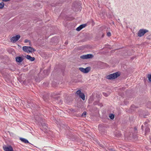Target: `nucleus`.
Listing matches in <instances>:
<instances>
[{"label":"nucleus","instance_id":"nucleus-22","mask_svg":"<svg viewBox=\"0 0 151 151\" xmlns=\"http://www.w3.org/2000/svg\"><path fill=\"white\" fill-rule=\"evenodd\" d=\"M148 80L150 82H151V75H149L148 76Z\"/></svg>","mask_w":151,"mask_h":151},{"label":"nucleus","instance_id":"nucleus-7","mask_svg":"<svg viewBox=\"0 0 151 151\" xmlns=\"http://www.w3.org/2000/svg\"><path fill=\"white\" fill-rule=\"evenodd\" d=\"M16 61L17 62L20 63L24 60V58L22 57L17 56L15 58Z\"/></svg>","mask_w":151,"mask_h":151},{"label":"nucleus","instance_id":"nucleus-15","mask_svg":"<svg viewBox=\"0 0 151 151\" xmlns=\"http://www.w3.org/2000/svg\"><path fill=\"white\" fill-rule=\"evenodd\" d=\"M43 72L45 74V75H47L49 73L50 69H48L47 70H45L43 71Z\"/></svg>","mask_w":151,"mask_h":151},{"label":"nucleus","instance_id":"nucleus-37","mask_svg":"<svg viewBox=\"0 0 151 151\" xmlns=\"http://www.w3.org/2000/svg\"><path fill=\"white\" fill-rule=\"evenodd\" d=\"M32 106L33 107H34V106H32Z\"/></svg>","mask_w":151,"mask_h":151},{"label":"nucleus","instance_id":"nucleus-14","mask_svg":"<svg viewBox=\"0 0 151 151\" xmlns=\"http://www.w3.org/2000/svg\"><path fill=\"white\" fill-rule=\"evenodd\" d=\"M86 56L87 59L92 58L93 56V55L91 54H88L86 55Z\"/></svg>","mask_w":151,"mask_h":151},{"label":"nucleus","instance_id":"nucleus-9","mask_svg":"<svg viewBox=\"0 0 151 151\" xmlns=\"http://www.w3.org/2000/svg\"><path fill=\"white\" fill-rule=\"evenodd\" d=\"M86 26V24H83L81 25L78 27L77 28L76 30L77 31H80L82 29L85 27Z\"/></svg>","mask_w":151,"mask_h":151},{"label":"nucleus","instance_id":"nucleus-17","mask_svg":"<svg viewBox=\"0 0 151 151\" xmlns=\"http://www.w3.org/2000/svg\"><path fill=\"white\" fill-rule=\"evenodd\" d=\"M109 117L111 119H113L114 118V116L113 114H110Z\"/></svg>","mask_w":151,"mask_h":151},{"label":"nucleus","instance_id":"nucleus-29","mask_svg":"<svg viewBox=\"0 0 151 151\" xmlns=\"http://www.w3.org/2000/svg\"><path fill=\"white\" fill-rule=\"evenodd\" d=\"M147 124V122H145V123H144V124L145 125V126L146 127H147V125H146V124Z\"/></svg>","mask_w":151,"mask_h":151},{"label":"nucleus","instance_id":"nucleus-4","mask_svg":"<svg viewBox=\"0 0 151 151\" xmlns=\"http://www.w3.org/2000/svg\"><path fill=\"white\" fill-rule=\"evenodd\" d=\"M20 36L19 35H17L13 37L11 39V41L13 42H15L18 40L20 38Z\"/></svg>","mask_w":151,"mask_h":151},{"label":"nucleus","instance_id":"nucleus-28","mask_svg":"<svg viewBox=\"0 0 151 151\" xmlns=\"http://www.w3.org/2000/svg\"><path fill=\"white\" fill-rule=\"evenodd\" d=\"M10 0H2L3 1L6 2L10 1Z\"/></svg>","mask_w":151,"mask_h":151},{"label":"nucleus","instance_id":"nucleus-25","mask_svg":"<svg viewBox=\"0 0 151 151\" xmlns=\"http://www.w3.org/2000/svg\"><path fill=\"white\" fill-rule=\"evenodd\" d=\"M103 94L105 97H107L108 96V94L104 92L103 93Z\"/></svg>","mask_w":151,"mask_h":151},{"label":"nucleus","instance_id":"nucleus-10","mask_svg":"<svg viewBox=\"0 0 151 151\" xmlns=\"http://www.w3.org/2000/svg\"><path fill=\"white\" fill-rule=\"evenodd\" d=\"M26 58L27 59L31 61H33L35 60V58L34 57H32L29 55H27L26 56Z\"/></svg>","mask_w":151,"mask_h":151},{"label":"nucleus","instance_id":"nucleus-2","mask_svg":"<svg viewBox=\"0 0 151 151\" xmlns=\"http://www.w3.org/2000/svg\"><path fill=\"white\" fill-rule=\"evenodd\" d=\"M120 76L118 72L114 73L107 76L106 78L109 79H114Z\"/></svg>","mask_w":151,"mask_h":151},{"label":"nucleus","instance_id":"nucleus-35","mask_svg":"<svg viewBox=\"0 0 151 151\" xmlns=\"http://www.w3.org/2000/svg\"><path fill=\"white\" fill-rule=\"evenodd\" d=\"M147 107L148 108H151V107H150V106H147Z\"/></svg>","mask_w":151,"mask_h":151},{"label":"nucleus","instance_id":"nucleus-8","mask_svg":"<svg viewBox=\"0 0 151 151\" xmlns=\"http://www.w3.org/2000/svg\"><path fill=\"white\" fill-rule=\"evenodd\" d=\"M43 116V115L39 114V115H35V117L36 120L40 122Z\"/></svg>","mask_w":151,"mask_h":151},{"label":"nucleus","instance_id":"nucleus-20","mask_svg":"<svg viewBox=\"0 0 151 151\" xmlns=\"http://www.w3.org/2000/svg\"><path fill=\"white\" fill-rule=\"evenodd\" d=\"M86 111H84L82 115V117H84L86 116Z\"/></svg>","mask_w":151,"mask_h":151},{"label":"nucleus","instance_id":"nucleus-12","mask_svg":"<svg viewBox=\"0 0 151 151\" xmlns=\"http://www.w3.org/2000/svg\"><path fill=\"white\" fill-rule=\"evenodd\" d=\"M20 140L22 142L25 143H29V142L28 141L24 138H20Z\"/></svg>","mask_w":151,"mask_h":151},{"label":"nucleus","instance_id":"nucleus-24","mask_svg":"<svg viewBox=\"0 0 151 151\" xmlns=\"http://www.w3.org/2000/svg\"><path fill=\"white\" fill-rule=\"evenodd\" d=\"M107 35L108 37H110L111 36V34L110 32H108L107 33Z\"/></svg>","mask_w":151,"mask_h":151},{"label":"nucleus","instance_id":"nucleus-5","mask_svg":"<svg viewBox=\"0 0 151 151\" xmlns=\"http://www.w3.org/2000/svg\"><path fill=\"white\" fill-rule=\"evenodd\" d=\"M79 69L83 73H88L90 70V68L89 67H87L85 68L81 67L79 68Z\"/></svg>","mask_w":151,"mask_h":151},{"label":"nucleus","instance_id":"nucleus-32","mask_svg":"<svg viewBox=\"0 0 151 151\" xmlns=\"http://www.w3.org/2000/svg\"><path fill=\"white\" fill-rule=\"evenodd\" d=\"M104 34H103L102 36V37H104Z\"/></svg>","mask_w":151,"mask_h":151},{"label":"nucleus","instance_id":"nucleus-21","mask_svg":"<svg viewBox=\"0 0 151 151\" xmlns=\"http://www.w3.org/2000/svg\"><path fill=\"white\" fill-rule=\"evenodd\" d=\"M81 91L80 90H78L76 92V93L78 94V95L79 96L80 95V94H81Z\"/></svg>","mask_w":151,"mask_h":151},{"label":"nucleus","instance_id":"nucleus-13","mask_svg":"<svg viewBox=\"0 0 151 151\" xmlns=\"http://www.w3.org/2000/svg\"><path fill=\"white\" fill-rule=\"evenodd\" d=\"M79 96L81 98L83 101H84L85 100V96L84 94L82 93L80 95H79Z\"/></svg>","mask_w":151,"mask_h":151},{"label":"nucleus","instance_id":"nucleus-33","mask_svg":"<svg viewBox=\"0 0 151 151\" xmlns=\"http://www.w3.org/2000/svg\"><path fill=\"white\" fill-rule=\"evenodd\" d=\"M143 125H142V129H143Z\"/></svg>","mask_w":151,"mask_h":151},{"label":"nucleus","instance_id":"nucleus-18","mask_svg":"<svg viewBox=\"0 0 151 151\" xmlns=\"http://www.w3.org/2000/svg\"><path fill=\"white\" fill-rule=\"evenodd\" d=\"M4 4L3 2H2L0 3V9L3 8L4 6Z\"/></svg>","mask_w":151,"mask_h":151},{"label":"nucleus","instance_id":"nucleus-31","mask_svg":"<svg viewBox=\"0 0 151 151\" xmlns=\"http://www.w3.org/2000/svg\"><path fill=\"white\" fill-rule=\"evenodd\" d=\"M96 102H94L93 103V104H94V105H96Z\"/></svg>","mask_w":151,"mask_h":151},{"label":"nucleus","instance_id":"nucleus-1","mask_svg":"<svg viewBox=\"0 0 151 151\" xmlns=\"http://www.w3.org/2000/svg\"><path fill=\"white\" fill-rule=\"evenodd\" d=\"M22 49L24 51L27 52H34L36 51L35 49L29 46H23L22 47Z\"/></svg>","mask_w":151,"mask_h":151},{"label":"nucleus","instance_id":"nucleus-23","mask_svg":"<svg viewBox=\"0 0 151 151\" xmlns=\"http://www.w3.org/2000/svg\"><path fill=\"white\" fill-rule=\"evenodd\" d=\"M147 39L149 40H151V35L147 36Z\"/></svg>","mask_w":151,"mask_h":151},{"label":"nucleus","instance_id":"nucleus-6","mask_svg":"<svg viewBox=\"0 0 151 151\" xmlns=\"http://www.w3.org/2000/svg\"><path fill=\"white\" fill-rule=\"evenodd\" d=\"M3 148L5 151H14L12 147L10 146H4L3 147Z\"/></svg>","mask_w":151,"mask_h":151},{"label":"nucleus","instance_id":"nucleus-3","mask_svg":"<svg viewBox=\"0 0 151 151\" xmlns=\"http://www.w3.org/2000/svg\"><path fill=\"white\" fill-rule=\"evenodd\" d=\"M149 31L148 30L144 29H140L139 30L137 33V36L139 37L143 36L146 33L148 32Z\"/></svg>","mask_w":151,"mask_h":151},{"label":"nucleus","instance_id":"nucleus-30","mask_svg":"<svg viewBox=\"0 0 151 151\" xmlns=\"http://www.w3.org/2000/svg\"><path fill=\"white\" fill-rule=\"evenodd\" d=\"M134 130L135 131L137 130V128L136 127L134 128Z\"/></svg>","mask_w":151,"mask_h":151},{"label":"nucleus","instance_id":"nucleus-34","mask_svg":"<svg viewBox=\"0 0 151 151\" xmlns=\"http://www.w3.org/2000/svg\"><path fill=\"white\" fill-rule=\"evenodd\" d=\"M71 111H74V110H73V109H71Z\"/></svg>","mask_w":151,"mask_h":151},{"label":"nucleus","instance_id":"nucleus-36","mask_svg":"<svg viewBox=\"0 0 151 151\" xmlns=\"http://www.w3.org/2000/svg\"><path fill=\"white\" fill-rule=\"evenodd\" d=\"M65 44H67V43H66V42L65 43Z\"/></svg>","mask_w":151,"mask_h":151},{"label":"nucleus","instance_id":"nucleus-11","mask_svg":"<svg viewBox=\"0 0 151 151\" xmlns=\"http://www.w3.org/2000/svg\"><path fill=\"white\" fill-rule=\"evenodd\" d=\"M69 99L70 98L69 97L66 98L65 100V103L68 104H70L71 103L72 100H70Z\"/></svg>","mask_w":151,"mask_h":151},{"label":"nucleus","instance_id":"nucleus-16","mask_svg":"<svg viewBox=\"0 0 151 151\" xmlns=\"http://www.w3.org/2000/svg\"><path fill=\"white\" fill-rule=\"evenodd\" d=\"M150 128L149 127H147L145 129V134H146V133H148L149 132H150Z\"/></svg>","mask_w":151,"mask_h":151},{"label":"nucleus","instance_id":"nucleus-26","mask_svg":"<svg viewBox=\"0 0 151 151\" xmlns=\"http://www.w3.org/2000/svg\"><path fill=\"white\" fill-rule=\"evenodd\" d=\"M44 124L45 125V127H47V124H45V123H43V125H42L43 126Z\"/></svg>","mask_w":151,"mask_h":151},{"label":"nucleus","instance_id":"nucleus-27","mask_svg":"<svg viewBox=\"0 0 151 151\" xmlns=\"http://www.w3.org/2000/svg\"><path fill=\"white\" fill-rule=\"evenodd\" d=\"M29 41V40H25V43L27 42H28Z\"/></svg>","mask_w":151,"mask_h":151},{"label":"nucleus","instance_id":"nucleus-19","mask_svg":"<svg viewBox=\"0 0 151 151\" xmlns=\"http://www.w3.org/2000/svg\"><path fill=\"white\" fill-rule=\"evenodd\" d=\"M80 58L83 59H87L86 55H83L80 56Z\"/></svg>","mask_w":151,"mask_h":151}]
</instances>
